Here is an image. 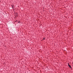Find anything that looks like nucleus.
I'll list each match as a JSON object with an SVG mask.
<instances>
[{
    "instance_id": "1",
    "label": "nucleus",
    "mask_w": 73,
    "mask_h": 73,
    "mask_svg": "<svg viewBox=\"0 0 73 73\" xmlns=\"http://www.w3.org/2000/svg\"><path fill=\"white\" fill-rule=\"evenodd\" d=\"M68 65L70 68H72V67H71V66H70L69 64Z\"/></svg>"
},
{
    "instance_id": "2",
    "label": "nucleus",
    "mask_w": 73,
    "mask_h": 73,
    "mask_svg": "<svg viewBox=\"0 0 73 73\" xmlns=\"http://www.w3.org/2000/svg\"><path fill=\"white\" fill-rule=\"evenodd\" d=\"M12 8H13V9H14V8H13V6H12Z\"/></svg>"
},
{
    "instance_id": "3",
    "label": "nucleus",
    "mask_w": 73,
    "mask_h": 73,
    "mask_svg": "<svg viewBox=\"0 0 73 73\" xmlns=\"http://www.w3.org/2000/svg\"><path fill=\"white\" fill-rule=\"evenodd\" d=\"M43 40H45V38H43Z\"/></svg>"
},
{
    "instance_id": "4",
    "label": "nucleus",
    "mask_w": 73,
    "mask_h": 73,
    "mask_svg": "<svg viewBox=\"0 0 73 73\" xmlns=\"http://www.w3.org/2000/svg\"><path fill=\"white\" fill-rule=\"evenodd\" d=\"M68 65H69V63H68Z\"/></svg>"
}]
</instances>
